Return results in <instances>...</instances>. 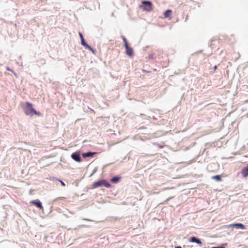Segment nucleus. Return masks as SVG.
Segmentation results:
<instances>
[{
  "label": "nucleus",
  "mask_w": 248,
  "mask_h": 248,
  "mask_svg": "<svg viewBox=\"0 0 248 248\" xmlns=\"http://www.w3.org/2000/svg\"><path fill=\"white\" fill-rule=\"evenodd\" d=\"M22 108L25 114L28 116H32L34 114L37 116H40L41 115L40 112H37L34 109L33 105L29 102H26L25 106H22Z\"/></svg>",
  "instance_id": "nucleus-1"
},
{
  "label": "nucleus",
  "mask_w": 248,
  "mask_h": 248,
  "mask_svg": "<svg viewBox=\"0 0 248 248\" xmlns=\"http://www.w3.org/2000/svg\"><path fill=\"white\" fill-rule=\"evenodd\" d=\"M141 4L143 5H140V7L144 11L147 12H151L153 9V5L152 3L150 1H142Z\"/></svg>",
  "instance_id": "nucleus-2"
},
{
  "label": "nucleus",
  "mask_w": 248,
  "mask_h": 248,
  "mask_svg": "<svg viewBox=\"0 0 248 248\" xmlns=\"http://www.w3.org/2000/svg\"><path fill=\"white\" fill-rule=\"evenodd\" d=\"M104 186L106 187H110L111 185L109 183H108L107 181L105 180H101L98 181L94 182L92 186V188H95L100 186Z\"/></svg>",
  "instance_id": "nucleus-3"
},
{
  "label": "nucleus",
  "mask_w": 248,
  "mask_h": 248,
  "mask_svg": "<svg viewBox=\"0 0 248 248\" xmlns=\"http://www.w3.org/2000/svg\"><path fill=\"white\" fill-rule=\"evenodd\" d=\"M71 157L72 159L77 162H80L81 161V157L80 156V154L79 152H76L73 153L71 155Z\"/></svg>",
  "instance_id": "nucleus-4"
},
{
  "label": "nucleus",
  "mask_w": 248,
  "mask_h": 248,
  "mask_svg": "<svg viewBox=\"0 0 248 248\" xmlns=\"http://www.w3.org/2000/svg\"><path fill=\"white\" fill-rule=\"evenodd\" d=\"M30 203L34 204L40 209H43V207L42 205V203L39 200L31 201L30 202Z\"/></svg>",
  "instance_id": "nucleus-5"
},
{
  "label": "nucleus",
  "mask_w": 248,
  "mask_h": 248,
  "mask_svg": "<svg viewBox=\"0 0 248 248\" xmlns=\"http://www.w3.org/2000/svg\"><path fill=\"white\" fill-rule=\"evenodd\" d=\"M241 173L244 178H246L248 176V165L242 168Z\"/></svg>",
  "instance_id": "nucleus-6"
},
{
  "label": "nucleus",
  "mask_w": 248,
  "mask_h": 248,
  "mask_svg": "<svg viewBox=\"0 0 248 248\" xmlns=\"http://www.w3.org/2000/svg\"><path fill=\"white\" fill-rule=\"evenodd\" d=\"M229 227H234L237 229H245V226L242 223L232 224L229 225Z\"/></svg>",
  "instance_id": "nucleus-7"
},
{
  "label": "nucleus",
  "mask_w": 248,
  "mask_h": 248,
  "mask_svg": "<svg viewBox=\"0 0 248 248\" xmlns=\"http://www.w3.org/2000/svg\"><path fill=\"white\" fill-rule=\"evenodd\" d=\"M126 48V53L129 56H133V50L131 47H130L128 46H125Z\"/></svg>",
  "instance_id": "nucleus-8"
},
{
  "label": "nucleus",
  "mask_w": 248,
  "mask_h": 248,
  "mask_svg": "<svg viewBox=\"0 0 248 248\" xmlns=\"http://www.w3.org/2000/svg\"><path fill=\"white\" fill-rule=\"evenodd\" d=\"M189 241L191 242L196 243L200 245L201 246L202 244L201 241L199 239L197 238L196 237L194 236L190 237V239H189Z\"/></svg>",
  "instance_id": "nucleus-9"
},
{
  "label": "nucleus",
  "mask_w": 248,
  "mask_h": 248,
  "mask_svg": "<svg viewBox=\"0 0 248 248\" xmlns=\"http://www.w3.org/2000/svg\"><path fill=\"white\" fill-rule=\"evenodd\" d=\"M172 11L171 10H167L164 14V16L165 18H169L170 20H171L172 17L170 16L172 14Z\"/></svg>",
  "instance_id": "nucleus-10"
},
{
  "label": "nucleus",
  "mask_w": 248,
  "mask_h": 248,
  "mask_svg": "<svg viewBox=\"0 0 248 248\" xmlns=\"http://www.w3.org/2000/svg\"><path fill=\"white\" fill-rule=\"evenodd\" d=\"M81 44L82 46H85L86 47V48L91 50L92 51V52L93 53V54H95V50L92 48L90 46H89L84 41H82L81 42Z\"/></svg>",
  "instance_id": "nucleus-11"
},
{
  "label": "nucleus",
  "mask_w": 248,
  "mask_h": 248,
  "mask_svg": "<svg viewBox=\"0 0 248 248\" xmlns=\"http://www.w3.org/2000/svg\"><path fill=\"white\" fill-rule=\"evenodd\" d=\"M95 154L96 153L95 152H87L83 153L82 155L83 157L85 158L87 157L93 156V155Z\"/></svg>",
  "instance_id": "nucleus-12"
},
{
  "label": "nucleus",
  "mask_w": 248,
  "mask_h": 248,
  "mask_svg": "<svg viewBox=\"0 0 248 248\" xmlns=\"http://www.w3.org/2000/svg\"><path fill=\"white\" fill-rule=\"evenodd\" d=\"M120 178L121 177L119 176L113 177L111 179V182L113 183H117L120 181Z\"/></svg>",
  "instance_id": "nucleus-13"
},
{
  "label": "nucleus",
  "mask_w": 248,
  "mask_h": 248,
  "mask_svg": "<svg viewBox=\"0 0 248 248\" xmlns=\"http://www.w3.org/2000/svg\"><path fill=\"white\" fill-rule=\"evenodd\" d=\"M212 178L213 179L216 180L217 181H221L222 180L220 176L218 175L212 176Z\"/></svg>",
  "instance_id": "nucleus-14"
},
{
  "label": "nucleus",
  "mask_w": 248,
  "mask_h": 248,
  "mask_svg": "<svg viewBox=\"0 0 248 248\" xmlns=\"http://www.w3.org/2000/svg\"><path fill=\"white\" fill-rule=\"evenodd\" d=\"M66 198L65 197H58L57 198H56L55 199V202H57V201H61V200H65Z\"/></svg>",
  "instance_id": "nucleus-15"
},
{
  "label": "nucleus",
  "mask_w": 248,
  "mask_h": 248,
  "mask_svg": "<svg viewBox=\"0 0 248 248\" xmlns=\"http://www.w3.org/2000/svg\"><path fill=\"white\" fill-rule=\"evenodd\" d=\"M123 40H124V46H128L127 42V40H126V38L125 37L123 38Z\"/></svg>",
  "instance_id": "nucleus-16"
},
{
  "label": "nucleus",
  "mask_w": 248,
  "mask_h": 248,
  "mask_svg": "<svg viewBox=\"0 0 248 248\" xmlns=\"http://www.w3.org/2000/svg\"><path fill=\"white\" fill-rule=\"evenodd\" d=\"M79 36H80V39H81V38H84V37H83V35H82V34L81 32H79Z\"/></svg>",
  "instance_id": "nucleus-17"
},
{
  "label": "nucleus",
  "mask_w": 248,
  "mask_h": 248,
  "mask_svg": "<svg viewBox=\"0 0 248 248\" xmlns=\"http://www.w3.org/2000/svg\"><path fill=\"white\" fill-rule=\"evenodd\" d=\"M150 59H153L154 58V56L153 55H149V56Z\"/></svg>",
  "instance_id": "nucleus-18"
},
{
  "label": "nucleus",
  "mask_w": 248,
  "mask_h": 248,
  "mask_svg": "<svg viewBox=\"0 0 248 248\" xmlns=\"http://www.w3.org/2000/svg\"><path fill=\"white\" fill-rule=\"evenodd\" d=\"M212 248H225L223 247H213Z\"/></svg>",
  "instance_id": "nucleus-19"
},
{
  "label": "nucleus",
  "mask_w": 248,
  "mask_h": 248,
  "mask_svg": "<svg viewBox=\"0 0 248 248\" xmlns=\"http://www.w3.org/2000/svg\"><path fill=\"white\" fill-rule=\"evenodd\" d=\"M84 40H84V38H81V42L82 41H84Z\"/></svg>",
  "instance_id": "nucleus-20"
},
{
  "label": "nucleus",
  "mask_w": 248,
  "mask_h": 248,
  "mask_svg": "<svg viewBox=\"0 0 248 248\" xmlns=\"http://www.w3.org/2000/svg\"><path fill=\"white\" fill-rule=\"evenodd\" d=\"M175 248H182L180 246L175 247Z\"/></svg>",
  "instance_id": "nucleus-21"
},
{
  "label": "nucleus",
  "mask_w": 248,
  "mask_h": 248,
  "mask_svg": "<svg viewBox=\"0 0 248 248\" xmlns=\"http://www.w3.org/2000/svg\"><path fill=\"white\" fill-rule=\"evenodd\" d=\"M61 183H62V186H64V185H64V183L63 182H61Z\"/></svg>",
  "instance_id": "nucleus-22"
},
{
  "label": "nucleus",
  "mask_w": 248,
  "mask_h": 248,
  "mask_svg": "<svg viewBox=\"0 0 248 248\" xmlns=\"http://www.w3.org/2000/svg\"><path fill=\"white\" fill-rule=\"evenodd\" d=\"M7 70H8V71H11V70L10 69V68H8V67H7Z\"/></svg>",
  "instance_id": "nucleus-23"
},
{
  "label": "nucleus",
  "mask_w": 248,
  "mask_h": 248,
  "mask_svg": "<svg viewBox=\"0 0 248 248\" xmlns=\"http://www.w3.org/2000/svg\"><path fill=\"white\" fill-rule=\"evenodd\" d=\"M216 68H217V66H214V70H216Z\"/></svg>",
  "instance_id": "nucleus-24"
}]
</instances>
